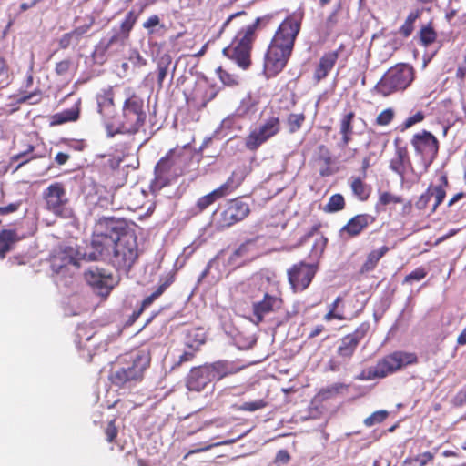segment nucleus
<instances>
[{
	"mask_svg": "<svg viewBox=\"0 0 466 466\" xmlns=\"http://www.w3.org/2000/svg\"><path fill=\"white\" fill-rule=\"evenodd\" d=\"M138 256L137 237L128 229L126 223L125 230L115 243L108 263L117 271L127 273L137 260Z\"/></svg>",
	"mask_w": 466,
	"mask_h": 466,
	"instance_id": "6",
	"label": "nucleus"
},
{
	"mask_svg": "<svg viewBox=\"0 0 466 466\" xmlns=\"http://www.w3.org/2000/svg\"><path fill=\"white\" fill-rule=\"evenodd\" d=\"M217 74L221 80V82L228 86H234L238 85V76L228 72L227 70L223 69L221 66H219L217 69Z\"/></svg>",
	"mask_w": 466,
	"mask_h": 466,
	"instance_id": "52",
	"label": "nucleus"
},
{
	"mask_svg": "<svg viewBox=\"0 0 466 466\" xmlns=\"http://www.w3.org/2000/svg\"><path fill=\"white\" fill-rule=\"evenodd\" d=\"M237 188L234 187L232 185L225 182L222 185H220L218 188L214 189L216 193L218 195L220 198H223L232 192H234Z\"/></svg>",
	"mask_w": 466,
	"mask_h": 466,
	"instance_id": "61",
	"label": "nucleus"
},
{
	"mask_svg": "<svg viewBox=\"0 0 466 466\" xmlns=\"http://www.w3.org/2000/svg\"><path fill=\"white\" fill-rule=\"evenodd\" d=\"M43 199L46 209L55 216L68 218L73 215V210L69 207L70 199L63 182L51 183L43 191Z\"/></svg>",
	"mask_w": 466,
	"mask_h": 466,
	"instance_id": "11",
	"label": "nucleus"
},
{
	"mask_svg": "<svg viewBox=\"0 0 466 466\" xmlns=\"http://www.w3.org/2000/svg\"><path fill=\"white\" fill-rule=\"evenodd\" d=\"M81 110V100L77 102L68 109H65L61 112L56 113L50 116V126H60L67 122H76L80 117Z\"/></svg>",
	"mask_w": 466,
	"mask_h": 466,
	"instance_id": "29",
	"label": "nucleus"
},
{
	"mask_svg": "<svg viewBox=\"0 0 466 466\" xmlns=\"http://www.w3.org/2000/svg\"><path fill=\"white\" fill-rule=\"evenodd\" d=\"M76 263V262L75 258H73L70 255L66 256V251L61 252L58 255L55 256L54 260H53V266L57 267L59 268L66 265H68V264L75 265Z\"/></svg>",
	"mask_w": 466,
	"mask_h": 466,
	"instance_id": "56",
	"label": "nucleus"
},
{
	"mask_svg": "<svg viewBox=\"0 0 466 466\" xmlns=\"http://www.w3.org/2000/svg\"><path fill=\"white\" fill-rule=\"evenodd\" d=\"M388 417V412L386 410H378L373 412L370 416L364 420V424L367 427H371L376 423H381Z\"/></svg>",
	"mask_w": 466,
	"mask_h": 466,
	"instance_id": "55",
	"label": "nucleus"
},
{
	"mask_svg": "<svg viewBox=\"0 0 466 466\" xmlns=\"http://www.w3.org/2000/svg\"><path fill=\"white\" fill-rule=\"evenodd\" d=\"M114 90L112 86L105 88L96 96L99 114L104 117L106 128L111 131L113 125L110 122L116 114V105L114 101Z\"/></svg>",
	"mask_w": 466,
	"mask_h": 466,
	"instance_id": "23",
	"label": "nucleus"
},
{
	"mask_svg": "<svg viewBox=\"0 0 466 466\" xmlns=\"http://www.w3.org/2000/svg\"><path fill=\"white\" fill-rule=\"evenodd\" d=\"M427 275L428 271L425 268L418 267L410 274L405 276L402 284H411L414 281H420L425 279Z\"/></svg>",
	"mask_w": 466,
	"mask_h": 466,
	"instance_id": "53",
	"label": "nucleus"
},
{
	"mask_svg": "<svg viewBox=\"0 0 466 466\" xmlns=\"http://www.w3.org/2000/svg\"><path fill=\"white\" fill-rule=\"evenodd\" d=\"M212 379L207 368V365L193 367L186 378V387L190 391H202Z\"/></svg>",
	"mask_w": 466,
	"mask_h": 466,
	"instance_id": "24",
	"label": "nucleus"
},
{
	"mask_svg": "<svg viewBox=\"0 0 466 466\" xmlns=\"http://www.w3.org/2000/svg\"><path fill=\"white\" fill-rule=\"evenodd\" d=\"M306 121V115L301 113H290L287 116L285 124L289 134L297 133L301 129Z\"/></svg>",
	"mask_w": 466,
	"mask_h": 466,
	"instance_id": "38",
	"label": "nucleus"
},
{
	"mask_svg": "<svg viewBox=\"0 0 466 466\" xmlns=\"http://www.w3.org/2000/svg\"><path fill=\"white\" fill-rule=\"evenodd\" d=\"M390 168L404 178L408 169L413 171L412 164L407 147L397 145L395 147L394 157L390 161Z\"/></svg>",
	"mask_w": 466,
	"mask_h": 466,
	"instance_id": "27",
	"label": "nucleus"
},
{
	"mask_svg": "<svg viewBox=\"0 0 466 466\" xmlns=\"http://www.w3.org/2000/svg\"><path fill=\"white\" fill-rule=\"evenodd\" d=\"M434 456L431 452L430 451H425L421 454H419L418 456H416L414 458V461L416 463H418L419 466H425L427 465L430 461H431L433 460Z\"/></svg>",
	"mask_w": 466,
	"mask_h": 466,
	"instance_id": "63",
	"label": "nucleus"
},
{
	"mask_svg": "<svg viewBox=\"0 0 466 466\" xmlns=\"http://www.w3.org/2000/svg\"><path fill=\"white\" fill-rule=\"evenodd\" d=\"M210 377L213 380H220L223 378L236 374L240 370L232 361L218 360L213 363H206Z\"/></svg>",
	"mask_w": 466,
	"mask_h": 466,
	"instance_id": "28",
	"label": "nucleus"
},
{
	"mask_svg": "<svg viewBox=\"0 0 466 466\" xmlns=\"http://www.w3.org/2000/svg\"><path fill=\"white\" fill-rule=\"evenodd\" d=\"M228 26L235 29L236 34L230 44L223 48L222 54L246 70L251 65V52L257 39L243 25L230 24Z\"/></svg>",
	"mask_w": 466,
	"mask_h": 466,
	"instance_id": "5",
	"label": "nucleus"
},
{
	"mask_svg": "<svg viewBox=\"0 0 466 466\" xmlns=\"http://www.w3.org/2000/svg\"><path fill=\"white\" fill-rule=\"evenodd\" d=\"M390 251V248L386 245L377 248L370 250L360 266V273L365 274L373 271L378 264L379 261Z\"/></svg>",
	"mask_w": 466,
	"mask_h": 466,
	"instance_id": "31",
	"label": "nucleus"
},
{
	"mask_svg": "<svg viewBox=\"0 0 466 466\" xmlns=\"http://www.w3.org/2000/svg\"><path fill=\"white\" fill-rule=\"evenodd\" d=\"M206 342V334L201 328H193L187 331L185 336V346L187 349H194L199 351Z\"/></svg>",
	"mask_w": 466,
	"mask_h": 466,
	"instance_id": "34",
	"label": "nucleus"
},
{
	"mask_svg": "<svg viewBox=\"0 0 466 466\" xmlns=\"http://www.w3.org/2000/svg\"><path fill=\"white\" fill-rule=\"evenodd\" d=\"M257 251L254 239L247 240L242 243L231 255L230 260H235L238 258H242L245 260L254 258Z\"/></svg>",
	"mask_w": 466,
	"mask_h": 466,
	"instance_id": "36",
	"label": "nucleus"
},
{
	"mask_svg": "<svg viewBox=\"0 0 466 466\" xmlns=\"http://www.w3.org/2000/svg\"><path fill=\"white\" fill-rule=\"evenodd\" d=\"M303 14L288 15L275 31L264 56V73L275 77L288 65L300 32Z\"/></svg>",
	"mask_w": 466,
	"mask_h": 466,
	"instance_id": "1",
	"label": "nucleus"
},
{
	"mask_svg": "<svg viewBox=\"0 0 466 466\" xmlns=\"http://www.w3.org/2000/svg\"><path fill=\"white\" fill-rule=\"evenodd\" d=\"M355 112L350 111L344 114L339 122V133H353V120Z\"/></svg>",
	"mask_w": 466,
	"mask_h": 466,
	"instance_id": "50",
	"label": "nucleus"
},
{
	"mask_svg": "<svg viewBox=\"0 0 466 466\" xmlns=\"http://www.w3.org/2000/svg\"><path fill=\"white\" fill-rule=\"evenodd\" d=\"M284 300L280 296L269 294L267 291L261 295L252 306V321L256 325H259L264 321L265 316L279 312L283 309Z\"/></svg>",
	"mask_w": 466,
	"mask_h": 466,
	"instance_id": "17",
	"label": "nucleus"
},
{
	"mask_svg": "<svg viewBox=\"0 0 466 466\" xmlns=\"http://www.w3.org/2000/svg\"><path fill=\"white\" fill-rule=\"evenodd\" d=\"M93 25H94V18L90 17L88 23H86L83 25H79V26L76 27L74 30H72L71 32L74 35L76 40H79V38L83 35L87 33Z\"/></svg>",
	"mask_w": 466,
	"mask_h": 466,
	"instance_id": "59",
	"label": "nucleus"
},
{
	"mask_svg": "<svg viewBox=\"0 0 466 466\" xmlns=\"http://www.w3.org/2000/svg\"><path fill=\"white\" fill-rule=\"evenodd\" d=\"M365 177H350L349 185L353 196L361 202L367 201L371 194V187L364 181Z\"/></svg>",
	"mask_w": 466,
	"mask_h": 466,
	"instance_id": "32",
	"label": "nucleus"
},
{
	"mask_svg": "<svg viewBox=\"0 0 466 466\" xmlns=\"http://www.w3.org/2000/svg\"><path fill=\"white\" fill-rule=\"evenodd\" d=\"M116 420L114 418L111 420H109L106 424V426L104 429V434L106 436V440L109 443L116 442V440L118 435V429L116 425Z\"/></svg>",
	"mask_w": 466,
	"mask_h": 466,
	"instance_id": "54",
	"label": "nucleus"
},
{
	"mask_svg": "<svg viewBox=\"0 0 466 466\" xmlns=\"http://www.w3.org/2000/svg\"><path fill=\"white\" fill-rule=\"evenodd\" d=\"M290 459V454L287 450H279L275 456L274 463L285 465L289 462Z\"/></svg>",
	"mask_w": 466,
	"mask_h": 466,
	"instance_id": "62",
	"label": "nucleus"
},
{
	"mask_svg": "<svg viewBox=\"0 0 466 466\" xmlns=\"http://www.w3.org/2000/svg\"><path fill=\"white\" fill-rule=\"evenodd\" d=\"M421 12L420 10L411 11L404 24L400 27L399 34L403 36L404 38L409 37L414 29V23L415 21L420 17Z\"/></svg>",
	"mask_w": 466,
	"mask_h": 466,
	"instance_id": "41",
	"label": "nucleus"
},
{
	"mask_svg": "<svg viewBox=\"0 0 466 466\" xmlns=\"http://www.w3.org/2000/svg\"><path fill=\"white\" fill-rule=\"evenodd\" d=\"M327 244L328 238L323 235L316 238L309 254V258L318 261L322 257Z\"/></svg>",
	"mask_w": 466,
	"mask_h": 466,
	"instance_id": "43",
	"label": "nucleus"
},
{
	"mask_svg": "<svg viewBox=\"0 0 466 466\" xmlns=\"http://www.w3.org/2000/svg\"><path fill=\"white\" fill-rule=\"evenodd\" d=\"M179 157L175 149H170L157 161L154 168V183L157 187H165L182 174L177 167Z\"/></svg>",
	"mask_w": 466,
	"mask_h": 466,
	"instance_id": "14",
	"label": "nucleus"
},
{
	"mask_svg": "<svg viewBox=\"0 0 466 466\" xmlns=\"http://www.w3.org/2000/svg\"><path fill=\"white\" fill-rule=\"evenodd\" d=\"M220 199L215 190L210 193L200 197L196 203L195 208L198 213H201L206 210L208 207L213 205L217 200Z\"/></svg>",
	"mask_w": 466,
	"mask_h": 466,
	"instance_id": "45",
	"label": "nucleus"
},
{
	"mask_svg": "<svg viewBox=\"0 0 466 466\" xmlns=\"http://www.w3.org/2000/svg\"><path fill=\"white\" fill-rule=\"evenodd\" d=\"M437 33L431 25L421 27L420 40L424 46H428L436 41Z\"/></svg>",
	"mask_w": 466,
	"mask_h": 466,
	"instance_id": "47",
	"label": "nucleus"
},
{
	"mask_svg": "<svg viewBox=\"0 0 466 466\" xmlns=\"http://www.w3.org/2000/svg\"><path fill=\"white\" fill-rule=\"evenodd\" d=\"M268 402L266 400L259 399L253 401H247L241 405L236 406V410L238 411L254 412L256 410L266 408Z\"/></svg>",
	"mask_w": 466,
	"mask_h": 466,
	"instance_id": "48",
	"label": "nucleus"
},
{
	"mask_svg": "<svg viewBox=\"0 0 466 466\" xmlns=\"http://www.w3.org/2000/svg\"><path fill=\"white\" fill-rule=\"evenodd\" d=\"M425 118V114L422 111H418L414 115L407 117L401 124L402 130L409 129L414 125L420 123Z\"/></svg>",
	"mask_w": 466,
	"mask_h": 466,
	"instance_id": "57",
	"label": "nucleus"
},
{
	"mask_svg": "<svg viewBox=\"0 0 466 466\" xmlns=\"http://www.w3.org/2000/svg\"><path fill=\"white\" fill-rule=\"evenodd\" d=\"M126 220L115 218H101L96 222L88 251L85 254L91 261H107L116 241L125 230Z\"/></svg>",
	"mask_w": 466,
	"mask_h": 466,
	"instance_id": "3",
	"label": "nucleus"
},
{
	"mask_svg": "<svg viewBox=\"0 0 466 466\" xmlns=\"http://www.w3.org/2000/svg\"><path fill=\"white\" fill-rule=\"evenodd\" d=\"M448 187V177L445 173L441 172L436 182L431 183L427 189L415 201V208L419 211H424L428 208H431L430 215L435 213L445 199Z\"/></svg>",
	"mask_w": 466,
	"mask_h": 466,
	"instance_id": "12",
	"label": "nucleus"
},
{
	"mask_svg": "<svg viewBox=\"0 0 466 466\" xmlns=\"http://www.w3.org/2000/svg\"><path fill=\"white\" fill-rule=\"evenodd\" d=\"M95 331L89 325H79L76 329V342L82 344L85 341H89L95 335Z\"/></svg>",
	"mask_w": 466,
	"mask_h": 466,
	"instance_id": "49",
	"label": "nucleus"
},
{
	"mask_svg": "<svg viewBox=\"0 0 466 466\" xmlns=\"http://www.w3.org/2000/svg\"><path fill=\"white\" fill-rule=\"evenodd\" d=\"M374 216L367 213L357 214L348 220L340 228L339 234L347 238H354L360 236L370 225L375 222Z\"/></svg>",
	"mask_w": 466,
	"mask_h": 466,
	"instance_id": "19",
	"label": "nucleus"
},
{
	"mask_svg": "<svg viewBox=\"0 0 466 466\" xmlns=\"http://www.w3.org/2000/svg\"><path fill=\"white\" fill-rule=\"evenodd\" d=\"M395 117V110L391 107L382 110L376 117L375 124L384 127L390 125Z\"/></svg>",
	"mask_w": 466,
	"mask_h": 466,
	"instance_id": "51",
	"label": "nucleus"
},
{
	"mask_svg": "<svg viewBox=\"0 0 466 466\" xmlns=\"http://www.w3.org/2000/svg\"><path fill=\"white\" fill-rule=\"evenodd\" d=\"M72 65V61L70 59H64L56 64L55 72L58 76H64L68 73Z\"/></svg>",
	"mask_w": 466,
	"mask_h": 466,
	"instance_id": "60",
	"label": "nucleus"
},
{
	"mask_svg": "<svg viewBox=\"0 0 466 466\" xmlns=\"http://www.w3.org/2000/svg\"><path fill=\"white\" fill-rule=\"evenodd\" d=\"M19 240L16 229H2L0 231V258H5Z\"/></svg>",
	"mask_w": 466,
	"mask_h": 466,
	"instance_id": "33",
	"label": "nucleus"
},
{
	"mask_svg": "<svg viewBox=\"0 0 466 466\" xmlns=\"http://www.w3.org/2000/svg\"><path fill=\"white\" fill-rule=\"evenodd\" d=\"M342 48L343 46L340 45L338 50L325 52L320 56L313 73V80L315 83H319L329 75L338 61L339 52Z\"/></svg>",
	"mask_w": 466,
	"mask_h": 466,
	"instance_id": "25",
	"label": "nucleus"
},
{
	"mask_svg": "<svg viewBox=\"0 0 466 466\" xmlns=\"http://www.w3.org/2000/svg\"><path fill=\"white\" fill-rule=\"evenodd\" d=\"M349 385L342 383V382H337L332 385H329L326 388H323L319 390V395L323 399H329L336 395H339L342 393L345 390H348Z\"/></svg>",
	"mask_w": 466,
	"mask_h": 466,
	"instance_id": "44",
	"label": "nucleus"
},
{
	"mask_svg": "<svg viewBox=\"0 0 466 466\" xmlns=\"http://www.w3.org/2000/svg\"><path fill=\"white\" fill-rule=\"evenodd\" d=\"M318 270L316 264L299 261L287 271L289 283L294 292L304 291L312 282Z\"/></svg>",
	"mask_w": 466,
	"mask_h": 466,
	"instance_id": "15",
	"label": "nucleus"
},
{
	"mask_svg": "<svg viewBox=\"0 0 466 466\" xmlns=\"http://www.w3.org/2000/svg\"><path fill=\"white\" fill-rule=\"evenodd\" d=\"M172 63V57L169 54L161 55L157 63V85L159 88L163 87L164 80L167 75V70Z\"/></svg>",
	"mask_w": 466,
	"mask_h": 466,
	"instance_id": "37",
	"label": "nucleus"
},
{
	"mask_svg": "<svg viewBox=\"0 0 466 466\" xmlns=\"http://www.w3.org/2000/svg\"><path fill=\"white\" fill-rule=\"evenodd\" d=\"M370 325L368 321L360 323L353 332L339 339L337 356L343 361L349 362L355 354L360 341L368 335Z\"/></svg>",
	"mask_w": 466,
	"mask_h": 466,
	"instance_id": "16",
	"label": "nucleus"
},
{
	"mask_svg": "<svg viewBox=\"0 0 466 466\" xmlns=\"http://www.w3.org/2000/svg\"><path fill=\"white\" fill-rule=\"evenodd\" d=\"M145 7L146 5L141 7L138 13H136L134 10H130L129 12H127L124 20L120 24L119 29L114 32V34L105 46L106 50L115 44H124V42L129 38L133 27L136 25L139 17V15L143 12Z\"/></svg>",
	"mask_w": 466,
	"mask_h": 466,
	"instance_id": "22",
	"label": "nucleus"
},
{
	"mask_svg": "<svg viewBox=\"0 0 466 466\" xmlns=\"http://www.w3.org/2000/svg\"><path fill=\"white\" fill-rule=\"evenodd\" d=\"M418 357L415 353L394 351L379 360L375 366L366 368L355 377L358 380H373L383 379L402 368L416 364Z\"/></svg>",
	"mask_w": 466,
	"mask_h": 466,
	"instance_id": "4",
	"label": "nucleus"
},
{
	"mask_svg": "<svg viewBox=\"0 0 466 466\" xmlns=\"http://www.w3.org/2000/svg\"><path fill=\"white\" fill-rule=\"evenodd\" d=\"M257 129L263 137H266V139L268 140L279 132L280 119L279 116H269Z\"/></svg>",
	"mask_w": 466,
	"mask_h": 466,
	"instance_id": "35",
	"label": "nucleus"
},
{
	"mask_svg": "<svg viewBox=\"0 0 466 466\" xmlns=\"http://www.w3.org/2000/svg\"><path fill=\"white\" fill-rule=\"evenodd\" d=\"M346 202L344 197L339 194H333L328 203L325 205L323 210L327 213H336L345 208Z\"/></svg>",
	"mask_w": 466,
	"mask_h": 466,
	"instance_id": "42",
	"label": "nucleus"
},
{
	"mask_svg": "<svg viewBox=\"0 0 466 466\" xmlns=\"http://www.w3.org/2000/svg\"><path fill=\"white\" fill-rule=\"evenodd\" d=\"M127 96L122 106V120L115 131H109L110 137L116 133L136 134L146 122L144 100L131 89Z\"/></svg>",
	"mask_w": 466,
	"mask_h": 466,
	"instance_id": "7",
	"label": "nucleus"
},
{
	"mask_svg": "<svg viewBox=\"0 0 466 466\" xmlns=\"http://www.w3.org/2000/svg\"><path fill=\"white\" fill-rule=\"evenodd\" d=\"M415 70L409 64H397L390 67L375 85L377 94L386 97L404 91L413 82Z\"/></svg>",
	"mask_w": 466,
	"mask_h": 466,
	"instance_id": "8",
	"label": "nucleus"
},
{
	"mask_svg": "<svg viewBox=\"0 0 466 466\" xmlns=\"http://www.w3.org/2000/svg\"><path fill=\"white\" fill-rule=\"evenodd\" d=\"M402 201L403 199L401 197L394 195L388 191H384L380 193L376 207L379 208L380 206L385 207L390 204H400L402 203Z\"/></svg>",
	"mask_w": 466,
	"mask_h": 466,
	"instance_id": "46",
	"label": "nucleus"
},
{
	"mask_svg": "<svg viewBox=\"0 0 466 466\" xmlns=\"http://www.w3.org/2000/svg\"><path fill=\"white\" fill-rule=\"evenodd\" d=\"M35 147L33 145H27L25 149L11 157L12 161H19L21 162L16 167V169L20 168L24 165L27 164L31 160L37 159L43 157V155L35 154Z\"/></svg>",
	"mask_w": 466,
	"mask_h": 466,
	"instance_id": "39",
	"label": "nucleus"
},
{
	"mask_svg": "<svg viewBox=\"0 0 466 466\" xmlns=\"http://www.w3.org/2000/svg\"><path fill=\"white\" fill-rule=\"evenodd\" d=\"M277 14L270 13L257 17L255 20H250L249 15L245 11H240L230 15L223 23L219 35H221L230 24L236 25H243L248 32L253 34V36L258 38V32L272 27L276 24Z\"/></svg>",
	"mask_w": 466,
	"mask_h": 466,
	"instance_id": "13",
	"label": "nucleus"
},
{
	"mask_svg": "<svg viewBox=\"0 0 466 466\" xmlns=\"http://www.w3.org/2000/svg\"><path fill=\"white\" fill-rule=\"evenodd\" d=\"M150 363L151 354L148 350L125 353L117 358L116 366L111 370L108 380L119 389L131 388L143 380Z\"/></svg>",
	"mask_w": 466,
	"mask_h": 466,
	"instance_id": "2",
	"label": "nucleus"
},
{
	"mask_svg": "<svg viewBox=\"0 0 466 466\" xmlns=\"http://www.w3.org/2000/svg\"><path fill=\"white\" fill-rule=\"evenodd\" d=\"M265 137H263L258 130L256 128L252 130L245 138V147L250 151H256L258 148L267 142Z\"/></svg>",
	"mask_w": 466,
	"mask_h": 466,
	"instance_id": "40",
	"label": "nucleus"
},
{
	"mask_svg": "<svg viewBox=\"0 0 466 466\" xmlns=\"http://www.w3.org/2000/svg\"><path fill=\"white\" fill-rule=\"evenodd\" d=\"M466 403V388L460 390L453 398V404L457 407L463 406Z\"/></svg>",
	"mask_w": 466,
	"mask_h": 466,
	"instance_id": "64",
	"label": "nucleus"
},
{
	"mask_svg": "<svg viewBox=\"0 0 466 466\" xmlns=\"http://www.w3.org/2000/svg\"><path fill=\"white\" fill-rule=\"evenodd\" d=\"M410 145L414 150L415 157L418 158L420 177L427 172L431 165L436 159L439 152V140L427 130H421L415 133L410 138Z\"/></svg>",
	"mask_w": 466,
	"mask_h": 466,
	"instance_id": "9",
	"label": "nucleus"
},
{
	"mask_svg": "<svg viewBox=\"0 0 466 466\" xmlns=\"http://www.w3.org/2000/svg\"><path fill=\"white\" fill-rule=\"evenodd\" d=\"M218 95V90L212 85L207 83L197 84L189 96L187 97V102L193 108L201 110L208 105V102L213 100Z\"/></svg>",
	"mask_w": 466,
	"mask_h": 466,
	"instance_id": "20",
	"label": "nucleus"
},
{
	"mask_svg": "<svg viewBox=\"0 0 466 466\" xmlns=\"http://www.w3.org/2000/svg\"><path fill=\"white\" fill-rule=\"evenodd\" d=\"M175 281V273L169 272L165 277H161L159 280V285L149 296L146 297L142 302V309H147L149 306L153 304L162 294L169 288L172 283Z\"/></svg>",
	"mask_w": 466,
	"mask_h": 466,
	"instance_id": "30",
	"label": "nucleus"
},
{
	"mask_svg": "<svg viewBox=\"0 0 466 466\" xmlns=\"http://www.w3.org/2000/svg\"><path fill=\"white\" fill-rule=\"evenodd\" d=\"M264 293L258 282L255 280L243 281L238 284L233 292V296L236 299L243 300L244 302L257 301L261 295Z\"/></svg>",
	"mask_w": 466,
	"mask_h": 466,
	"instance_id": "26",
	"label": "nucleus"
},
{
	"mask_svg": "<svg viewBox=\"0 0 466 466\" xmlns=\"http://www.w3.org/2000/svg\"><path fill=\"white\" fill-rule=\"evenodd\" d=\"M198 351L194 349H186L183 353L178 357L177 361L174 364L173 368L179 367L186 362L192 361Z\"/></svg>",
	"mask_w": 466,
	"mask_h": 466,
	"instance_id": "58",
	"label": "nucleus"
},
{
	"mask_svg": "<svg viewBox=\"0 0 466 466\" xmlns=\"http://www.w3.org/2000/svg\"><path fill=\"white\" fill-rule=\"evenodd\" d=\"M250 214L249 204L242 198H235L226 202L223 208L214 213V225L218 230H224L241 222Z\"/></svg>",
	"mask_w": 466,
	"mask_h": 466,
	"instance_id": "10",
	"label": "nucleus"
},
{
	"mask_svg": "<svg viewBox=\"0 0 466 466\" xmlns=\"http://www.w3.org/2000/svg\"><path fill=\"white\" fill-rule=\"evenodd\" d=\"M312 161L322 177H329L338 171L335 167V158L329 148L324 144L317 147Z\"/></svg>",
	"mask_w": 466,
	"mask_h": 466,
	"instance_id": "21",
	"label": "nucleus"
},
{
	"mask_svg": "<svg viewBox=\"0 0 466 466\" xmlns=\"http://www.w3.org/2000/svg\"><path fill=\"white\" fill-rule=\"evenodd\" d=\"M85 279L94 291L102 297H107L115 287L113 275L97 267L86 270Z\"/></svg>",
	"mask_w": 466,
	"mask_h": 466,
	"instance_id": "18",
	"label": "nucleus"
}]
</instances>
